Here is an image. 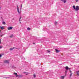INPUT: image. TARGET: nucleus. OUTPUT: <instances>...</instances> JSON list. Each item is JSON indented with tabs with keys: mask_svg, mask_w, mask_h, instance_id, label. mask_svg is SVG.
Returning <instances> with one entry per match:
<instances>
[{
	"mask_svg": "<svg viewBox=\"0 0 79 79\" xmlns=\"http://www.w3.org/2000/svg\"><path fill=\"white\" fill-rule=\"evenodd\" d=\"M13 27H9L7 28L8 30L10 31V30H11L13 29Z\"/></svg>",
	"mask_w": 79,
	"mask_h": 79,
	"instance_id": "obj_1",
	"label": "nucleus"
},
{
	"mask_svg": "<svg viewBox=\"0 0 79 79\" xmlns=\"http://www.w3.org/2000/svg\"><path fill=\"white\" fill-rule=\"evenodd\" d=\"M75 10L76 11H78V10H79V6H76V8H75Z\"/></svg>",
	"mask_w": 79,
	"mask_h": 79,
	"instance_id": "obj_2",
	"label": "nucleus"
},
{
	"mask_svg": "<svg viewBox=\"0 0 79 79\" xmlns=\"http://www.w3.org/2000/svg\"><path fill=\"white\" fill-rule=\"evenodd\" d=\"M65 69L67 71L68 70V69H70V68H69L68 66H66L65 67Z\"/></svg>",
	"mask_w": 79,
	"mask_h": 79,
	"instance_id": "obj_3",
	"label": "nucleus"
},
{
	"mask_svg": "<svg viewBox=\"0 0 79 79\" xmlns=\"http://www.w3.org/2000/svg\"><path fill=\"white\" fill-rule=\"evenodd\" d=\"M14 74H15V75L16 76V77H18V74L17 73H14Z\"/></svg>",
	"mask_w": 79,
	"mask_h": 79,
	"instance_id": "obj_4",
	"label": "nucleus"
},
{
	"mask_svg": "<svg viewBox=\"0 0 79 79\" xmlns=\"http://www.w3.org/2000/svg\"><path fill=\"white\" fill-rule=\"evenodd\" d=\"M18 77H23V75H18Z\"/></svg>",
	"mask_w": 79,
	"mask_h": 79,
	"instance_id": "obj_5",
	"label": "nucleus"
},
{
	"mask_svg": "<svg viewBox=\"0 0 79 79\" xmlns=\"http://www.w3.org/2000/svg\"><path fill=\"white\" fill-rule=\"evenodd\" d=\"M60 1H62V2H63L64 3H66V0H60Z\"/></svg>",
	"mask_w": 79,
	"mask_h": 79,
	"instance_id": "obj_6",
	"label": "nucleus"
},
{
	"mask_svg": "<svg viewBox=\"0 0 79 79\" xmlns=\"http://www.w3.org/2000/svg\"><path fill=\"white\" fill-rule=\"evenodd\" d=\"M4 63H9V60H5V61H4Z\"/></svg>",
	"mask_w": 79,
	"mask_h": 79,
	"instance_id": "obj_7",
	"label": "nucleus"
},
{
	"mask_svg": "<svg viewBox=\"0 0 79 79\" xmlns=\"http://www.w3.org/2000/svg\"><path fill=\"white\" fill-rule=\"evenodd\" d=\"M17 11L19 13V14H20V11H19V8H17Z\"/></svg>",
	"mask_w": 79,
	"mask_h": 79,
	"instance_id": "obj_8",
	"label": "nucleus"
},
{
	"mask_svg": "<svg viewBox=\"0 0 79 79\" xmlns=\"http://www.w3.org/2000/svg\"><path fill=\"white\" fill-rule=\"evenodd\" d=\"M24 73H25V74H26V75H28L29 74V73H27V72H24Z\"/></svg>",
	"mask_w": 79,
	"mask_h": 79,
	"instance_id": "obj_9",
	"label": "nucleus"
},
{
	"mask_svg": "<svg viewBox=\"0 0 79 79\" xmlns=\"http://www.w3.org/2000/svg\"><path fill=\"white\" fill-rule=\"evenodd\" d=\"M77 74V76L79 75V71H76Z\"/></svg>",
	"mask_w": 79,
	"mask_h": 79,
	"instance_id": "obj_10",
	"label": "nucleus"
},
{
	"mask_svg": "<svg viewBox=\"0 0 79 79\" xmlns=\"http://www.w3.org/2000/svg\"><path fill=\"white\" fill-rule=\"evenodd\" d=\"M55 50H56V53H58V52H60V51L58 50V49H55Z\"/></svg>",
	"mask_w": 79,
	"mask_h": 79,
	"instance_id": "obj_11",
	"label": "nucleus"
},
{
	"mask_svg": "<svg viewBox=\"0 0 79 79\" xmlns=\"http://www.w3.org/2000/svg\"><path fill=\"white\" fill-rule=\"evenodd\" d=\"M4 27L0 26V28H1V29H2V30H3V29H4Z\"/></svg>",
	"mask_w": 79,
	"mask_h": 79,
	"instance_id": "obj_12",
	"label": "nucleus"
},
{
	"mask_svg": "<svg viewBox=\"0 0 79 79\" xmlns=\"http://www.w3.org/2000/svg\"><path fill=\"white\" fill-rule=\"evenodd\" d=\"M64 76H62L61 77V79H64Z\"/></svg>",
	"mask_w": 79,
	"mask_h": 79,
	"instance_id": "obj_13",
	"label": "nucleus"
},
{
	"mask_svg": "<svg viewBox=\"0 0 79 79\" xmlns=\"http://www.w3.org/2000/svg\"><path fill=\"white\" fill-rule=\"evenodd\" d=\"M13 37V35H11L10 36V38H12V37Z\"/></svg>",
	"mask_w": 79,
	"mask_h": 79,
	"instance_id": "obj_14",
	"label": "nucleus"
},
{
	"mask_svg": "<svg viewBox=\"0 0 79 79\" xmlns=\"http://www.w3.org/2000/svg\"><path fill=\"white\" fill-rule=\"evenodd\" d=\"M14 48H10V50H13V49H14Z\"/></svg>",
	"mask_w": 79,
	"mask_h": 79,
	"instance_id": "obj_15",
	"label": "nucleus"
},
{
	"mask_svg": "<svg viewBox=\"0 0 79 79\" xmlns=\"http://www.w3.org/2000/svg\"><path fill=\"white\" fill-rule=\"evenodd\" d=\"M73 8L74 9V10H75L76 9V6H73Z\"/></svg>",
	"mask_w": 79,
	"mask_h": 79,
	"instance_id": "obj_16",
	"label": "nucleus"
},
{
	"mask_svg": "<svg viewBox=\"0 0 79 79\" xmlns=\"http://www.w3.org/2000/svg\"><path fill=\"white\" fill-rule=\"evenodd\" d=\"M27 31H30V30H31V28H27Z\"/></svg>",
	"mask_w": 79,
	"mask_h": 79,
	"instance_id": "obj_17",
	"label": "nucleus"
},
{
	"mask_svg": "<svg viewBox=\"0 0 79 79\" xmlns=\"http://www.w3.org/2000/svg\"><path fill=\"white\" fill-rule=\"evenodd\" d=\"M2 24H6V23H5V22H2Z\"/></svg>",
	"mask_w": 79,
	"mask_h": 79,
	"instance_id": "obj_18",
	"label": "nucleus"
},
{
	"mask_svg": "<svg viewBox=\"0 0 79 79\" xmlns=\"http://www.w3.org/2000/svg\"><path fill=\"white\" fill-rule=\"evenodd\" d=\"M33 76H34V77L35 78V77H36V75L34 74L33 75Z\"/></svg>",
	"mask_w": 79,
	"mask_h": 79,
	"instance_id": "obj_19",
	"label": "nucleus"
},
{
	"mask_svg": "<svg viewBox=\"0 0 79 79\" xmlns=\"http://www.w3.org/2000/svg\"><path fill=\"white\" fill-rule=\"evenodd\" d=\"M57 23H58L57 22H55V24H56V25L57 24Z\"/></svg>",
	"mask_w": 79,
	"mask_h": 79,
	"instance_id": "obj_20",
	"label": "nucleus"
},
{
	"mask_svg": "<svg viewBox=\"0 0 79 79\" xmlns=\"http://www.w3.org/2000/svg\"><path fill=\"white\" fill-rule=\"evenodd\" d=\"M21 17H20L19 18V21H21Z\"/></svg>",
	"mask_w": 79,
	"mask_h": 79,
	"instance_id": "obj_21",
	"label": "nucleus"
},
{
	"mask_svg": "<svg viewBox=\"0 0 79 79\" xmlns=\"http://www.w3.org/2000/svg\"><path fill=\"white\" fill-rule=\"evenodd\" d=\"M47 51L48 53H50V51H49L48 50Z\"/></svg>",
	"mask_w": 79,
	"mask_h": 79,
	"instance_id": "obj_22",
	"label": "nucleus"
},
{
	"mask_svg": "<svg viewBox=\"0 0 79 79\" xmlns=\"http://www.w3.org/2000/svg\"><path fill=\"white\" fill-rule=\"evenodd\" d=\"M78 0H75V1L76 2H78Z\"/></svg>",
	"mask_w": 79,
	"mask_h": 79,
	"instance_id": "obj_23",
	"label": "nucleus"
},
{
	"mask_svg": "<svg viewBox=\"0 0 79 79\" xmlns=\"http://www.w3.org/2000/svg\"><path fill=\"white\" fill-rule=\"evenodd\" d=\"M72 74L73 73H71L70 74V77L71 76H72Z\"/></svg>",
	"mask_w": 79,
	"mask_h": 79,
	"instance_id": "obj_24",
	"label": "nucleus"
},
{
	"mask_svg": "<svg viewBox=\"0 0 79 79\" xmlns=\"http://www.w3.org/2000/svg\"><path fill=\"white\" fill-rule=\"evenodd\" d=\"M2 55H0V57H2Z\"/></svg>",
	"mask_w": 79,
	"mask_h": 79,
	"instance_id": "obj_25",
	"label": "nucleus"
},
{
	"mask_svg": "<svg viewBox=\"0 0 79 79\" xmlns=\"http://www.w3.org/2000/svg\"><path fill=\"white\" fill-rule=\"evenodd\" d=\"M2 48V46H0V49H1V48Z\"/></svg>",
	"mask_w": 79,
	"mask_h": 79,
	"instance_id": "obj_26",
	"label": "nucleus"
},
{
	"mask_svg": "<svg viewBox=\"0 0 79 79\" xmlns=\"http://www.w3.org/2000/svg\"><path fill=\"white\" fill-rule=\"evenodd\" d=\"M22 9V4L21 5V9Z\"/></svg>",
	"mask_w": 79,
	"mask_h": 79,
	"instance_id": "obj_27",
	"label": "nucleus"
},
{
	"mask_svg": "<svg viewBox=\"0 0 79 79\" xmlns=\"http://www.w3.org/2000/svg\"><path fill=\"white\" fill-rule=\"evenodd\" d=\"M70 73H72L71 71L70 70Z\"/></svg>",
	"mask_w": 79,
	"mask_h": 79,
	"instance_id": "obj_28",
	"label": "nucleus"
},
{
	"mask_svg": "<svg viewBox=\"0 0 79 79\" xmlns=\"http://www.w3.org/2000/svg\"><path fill=\"white\" fill-rule=\"evenodd\" d=\"M17 8H19V7H18V6H17Z\"/></svg>",
	"mask_w": 79,
	"mask_h": 79,
	"instance_id": "obj_29",
	"label": "nucleus"
},
{
	"mask_svg": "<svg viewBox=\"0 0 79 79\" xmlns=\"http://www.w3.org/2000/svg\"><path fill=\"white\" fill-rule=\"evenodd\" d=\"M2 36H3V35H1V36L2 37Z\"/></svg>",
	"mask_w": 79,
	"mask_h": 79,
	"instance_id": "obj_30",
	"label": "nucleus"
},
{
	"mask_svg": "<svg viewBox=\"0 0 79 79\" xmlns=\"http://www.w3.org/2000/svg\"><path fill=\"white\" fill-rule=\"evenodd\" d=\"M1 44V41H0V44Z\"/></svg>",
	"mask_w": 79,
	"mask_h": 79,
	"instance_id": "obj_31",
	"label": "nucleus"
},
{
	"mask_svg": "<svg viewBox=\"0 0 79 79\" xmlns=\"http://www.w3.org/2000/svg\"><path fill=\"white\" fill-rule=\"evenodd\" d=\"M65 73H67V71H65Z\"/></svg>",
	"mask_w": 79,
	"mask_h": 79,
	"instance_id": "obj_32",
	"label": "nucleus"
},
{
	"mask_svg": "<svg viewBox=\"0 0 79 79\" xmlns=\"http://www.w3.org/2000/svg\"><path fill=\"white\" fill-rule=\"evenodd\" d=\"M1 9V7H0V10Z\"/></svg>",
	"mask_w": 79,
	"mask_h": 79,
	"instance_id": "obj_33",
	"label": "nucleus"
},
{
	"mask_svg": "<svg viewBox=\"0 0 79 79\" xmlns=\"http://www.w3.org/2000/svg\"><path fill=\"white\" fill-rule=\"evenodd\" d=\"M4 78H7V77H4Z\"/></svg>",
	"mask_w": 79,
	"mask_h": 79,
	"instance_id": "obj_34",
	"label": "nucleus"
},
{
	"mask_svg": "<svg viewBox=\"0 0 79 79\" xmlns=\"http://www.w3.org/2000/svg\"><path fill=\"white\" fill-rule=\"evenodd\" d=\"M8 78H9V77H7Z\"/></svg>",
	"mask_w": 79,
	"mask_h": 79,
	"instance_id": "obj_35",
	"label": "nucleus"
},
{
	"mask_svg": "<svg viewBox=\"0 0 79 79\" xmlns=\"http://www.w3.org/2000/svg\"><path fill=\"white\" fill-rule=\"evenodd\" d=\"M20 23H21V22H20Z\"/></svg>",
	"mask_w": 79,
	"mask_h": 79,
	"instance_id": "obj_36",
	"label": "nucleus"
},
{
	"mask_svg": "<svg viewBox=\"0 0 79 79\" xmlns=\"http://www.w3.org/2000/svg\"><path fill=\"white\" fill-rule=\"evenodd\" d=\"M0 32H1V30H0Z\"/></svg>",
	"mask_w": 79,
	"mask_h": 79,
	"instance_id": "obj_37",
	"label": "nucleus"
},
{
	"mask_svg": "<svg viewBox=\"0 0 79 79\" xmlns=\"http://www.w3.org/2000/svg\"><path fill=\"white\" fill-rule=\"evenodd\" d=\"M33 44H34V43H33Z\"/></svg>",
	"mask_w": 79,
	"mask_h": 79,
	"instance_id": "obj_38",
	"label": "nucleus"
}]
</instances>
